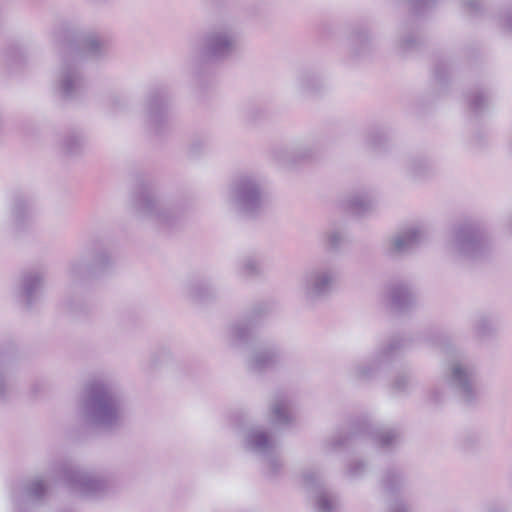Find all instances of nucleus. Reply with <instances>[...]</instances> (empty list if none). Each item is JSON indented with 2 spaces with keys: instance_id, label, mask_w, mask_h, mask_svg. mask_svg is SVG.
Here are the masks:
<instances>
[{
  "instance_id": "473e14b6",
  "label": "nucleus",
  "mask_w": 512,
  "mask_h": 512,
  "mask_svg": "<svg viewBox=\"0 0 512 512\" xmlns=\"http://www.w3.org/2000/svg\"><path fill=\"white\" fill-rule=\"evenodd\" d=\"M366 470L367 466L363 461L354 460L347 465L345 474L351 479H357L362 477L366 473Z\"/></svg>"
},
{
  "instance_id": "5701e85b",
  "label": "nucleus",
  "mask_w": 512,
  "mask_h": 512,
  "mask_svg": "<svg viewBox=\"0 0 512 512\" xmlns=\"http://www.w3.org/2000/svg\"><path fill=\"white\" fill-rule=\"evenodd\" d=\"M272 421L278 425H286L292 422L291 402L285 395H278L271 404Z\"/></svg>"
},
{
  "instance_id": "4be33fe9",
  "label": "nucleus",
  "mask_w": 512,
  "mask_h": 512,
  "mask_svg": "<svg viewBox=\"0 0 512 512\" xmlns=\"http://www.w3.org/2000/svg\"><path fill=\"white\" fill-rule=\"evenodd\" d=\"M255 338V324L251 321L234 323L228 330V339L231 345L248 344Z\"/></svg>"
},
{
  "instance_id": "4c0bfd02",
  "label": "nucleus",
  "mask_w": 512,
  "mask_h": 512,
  "mask_svg": "<svg viewBox=\"0 0 512 512\" xmlns=\"http://www.w3.org/2000/svg\"><path fill=\"white\" fill-rule=\"evenodd\" d=\"M488 104V97L482 92L476 93L470 100L471 108L475 111H481Z\"/></svg>"
},
{
  "instance_id": "ddd939ff",
  "label": "nucleus",
  "mask_w": 512,
  "mask_h": 512,
  "mask_svg": "<svg viewBox=\"0 0 512 512\" xmlns=\"http://www.w3.org/2000/svg\"><path fill=\"white\" fill-rule=\"evenodd\" d=\"M425 238V231L420 226L407 227L393 235L386 243V254L391 257L401 256L413 251Z\"/></svg>"
},
{
  "instance_id": "f8f14e48",
  "label": "nucleus",
  "mask_w": 512,
  "mask_h": 512,
  "mask_svg": "<svg viewBox=\"0 0 512 512\" xmlns=\"http://www.w3.org/2000/svg\"><path fill=\"white\" fill-rule=\"evenodd\" d=\"M445 381L465 402H472L478 396L475 369L463 362L454 361L445 372Z\"/></svg>"
},
{
  "instance_id": "09e8293b",
  "label": "nucleus",
  "mask_w": 512,
  "mask_h": 512,
  "mask_svg": "<svg viewBox=\"0 0 512 512\" xmlns=\"http://www.w3.org/2000/svg\"><path fill=\"white\" fill-rule=\"evenodd\" d=\"M431 397H432L433 401H435V402H439L440 401V399H439V397L437 395V391L436 390H433L431 392Z\"/></svg>"
},
{
  "instance_id": "de8ad7c7",
  "label": "nucleus",
  "mask_w": 512,
  "mask_h": 512,
  "mask_svg": "<svg viewBox=\"0 0 512 512\" xmlns=\"http://www.w3.org/2000/svg\"><path fill=\"white\" fill-rule=\"evenodd\" d=\"M118 103V100L115 96H110L108 98V104L111 106V107H115Z\"/></svg>"
},
{
  "instance_id": "c85d7f7f",
  "label": "nucleus",
  "mask_w": 512,
  "mask_h": 512,
  "mask_svg": "<svg viewBox=\"0 0 512 512\" xmlns=\"http://www.w3.org/2000/svg\"><path fill=\"white\" fill-rule=\"evenodd\" d=\"M345 233L339 228H332L323 235V242L331 249H338L345 241Z\"/></svg>"
},
{
  "instance_id": "6e6552de",
  "label": "nucleus",
  "mask_w": 512,
  "mask_h": 512,
  "mask_svg": "<svg viewBox=\"0 0 512 512\" xmlns=\"http://www.w3.org/2000/svg\"><path fill=\"white\" fill-rule=\"evenodd\" d=\"M58 477L70 489L85 497H101L107 494L110 483L99 475L80 469L71 462H65L58 468Z\"/></svg>"
},
{
  "instance_id": "dca6fc26",
  "label": "nucleus",
  "mask_w": 512,
  "mask_h": 512,
  "mask_svg": "<svg viewBox=\"0 0 512 512\" xmlns=\"http://www.w3.org/2000/svg\"><path fill=\"white\" fill-rule=\"evenodd\" d=\"M281 358L279 349L274 344H261L255 347L247 360L250 371L260 373L274 368Z\"/></svg>"
},
{
  "instance_id": "7c9ffc66",
  "label": "nucleus",
  "mask_w": 512,
  "mask_h": 512,
  "mask_svg": "<svg viewBox=\"0 0 512 512\" xmlns=\"http://www.w3.org/2000/svg\"><path fill=\"white\" fill-rule=\"evenodd\" d=\"M46 492V485L43 480L35 479L31 481L25 489V494L31 499H41Z\"/></svg>"
},
{
  "instance_id": "412c9836",
  "label": "nucleus",
  "mask_w": 512,
  "mask_h": 512,
  "mask_svg": "<svg viewBox=\"0 0 512 512\" xmlns=\"http://www.w3.org/2000/svg\"><path fill=\"white\" fill-rule=\"evenodd\" d=\"M408 482L405 472L399 467H391L387 469L381 479L380 487L387 494L399 492Z\"/></svg>"
},
{
  "instance_id": "6ab92c4d",
  "label": "nucleus",
  "mask_w": 512,
  "mask_h": 512,
  "mask_svg": "<svg viewBox=\"0 0 512 512\" xmlns=\"http://www.w3.org/2000/svg\"><path fill=\"white\" fill-rule=\"evenodd\" d=\"M44 275L42 272L33 271L23 275L21 293L28 307L36 303L43 291Z\"/></svg>"
},
{
  "instance_id": "20e7f679",
  "label": "nucleus",
  "mask_w": 512,
  "mask_h": 512,
  "mask_svg": "<svg viewBox=\"0 0 512 512\" xmlns=\"http://www.w3.org/2000/svg\"><path fill=\"white\" fill-rule=\"evenodd\" d=\"M241 27L235 19L226 18L214 23L202 36L200 53L211 61H224L240 47Z\"/></svg>"
},
{
  "instance_id": "aec40b11",
  "label": "nucleus",
  "mask_w": 512,
  "mask_h": 512,
  "mask_svg": "<svg viewBox=\"0 0 512 512\" xmlns=\"http://www.w3.org/2000/svg\"><path fill=\"white\" fill-rule=\"evenodd\" d=\"M9 225L16 232L26 229L32 222V211L26 200L16 198L10 208Z\"/></svg>"
},
{
  "instance_id": "ea45409f",
  "label": "nucleus",
  "mask_w": 512,
  "mask_h": 512,
  "mask_svg": "<svg viewBox=\"0 0 512 512\" xmlns=\"http://www.w3.org/2000/svg\"><path fill=\"white\" fill-rule=\"evenodd\" d=\"M410 378L407 375H399L393 382V388L396 391H405L409 386Z\"/></svg>"
},
{
  "instance_id": "72a5a7b5",
  "label": "nucleus",
  "mask_w": 512,
  "mask_h": 512,
  "mask_svg": "<svg viewBox=\"0 0 512 512\" xmlns=\"http://www.w3.org/2000/svg\"><path fill=\"white\" fill-rule=\"evenodd\" d=\"M429 165L426 160L413 159L408 163V172L413 177H420L427 169Z\"/></svg>"
},
{
  "instance_id": "e433bc0d",
  "label": "nucleus",
  "mask_w": 512,
  "mask_h": 512,
  "mask_svg": "<svg viewBox=\"0 0 512 512\" xmlns=\"http://www.w3.org/2000/svg\"><path fill=\"white\" fill-rule=\"evenodd\" d=\"M84 271L85 265L80 260L72 261L67 268V273L71 279L81 277Z\"/></svg>"
},
{
  "instance_id": "1a4fd4ad",
  "label": "nucleus",
  "mask_w": 512,
  "mask_h": 512,
  "mask_svg": "<svg viewBox=\"0 0 512 512\" xmlns=\"http://www.w3.org/2000/svg\"><path fill=\"white\" fill-rule=\"evenodd\" d=\"M369 435L375 443L382 449H392L398 445L400 441V433L396 429L391 428H374L368 422H364L358 426L351 428L349 431H340L334 434L328 441L329 450H338L346 447L353 438Z\"/></svg>"
},
{
  "instance_id": "f3484780",
  "label": "nucleus",
  "mask_w": 512,
  "mask_h": 512,
  "mask_svg": "<svg viewBox=\"0 0 512 512\" xmlns=\"http://www.w3.org/2000/svg\"><path fill=\"white\" fill-rule=\"evenodd\" d=\"M170 98L166 94L157 93L149 99L148 121L154 133H160L161 127L168 120Z\"/></svg>"
},
{
  "instance_id": "3c124183",
  "label": "nucleus",
  "mask_w": 512,
  "mask_h": 512,
  "mask_svg": "<svg viewBox=\"0 0 512 512\" xmlns=\"http://www.w3.org/2000/svg\"><path fill=\"white\" fill-rule=\"evenodd\" d=\"M509 227H510V229L512 230V218H511V219H510V221H509Z\"/></svg>"
},
{
  "instance_id": "a19ab883",
  "label": "nucleus",
  "mask_w": 512,
  "mask_h": 512,
  "mask_svg": "<svg viewBox=\"0 0 512 512\" xmlns=\"http://www.w3.org/2000/svg\"><path fill=\"white\" fill-rule=\"evenodd\" d=\"M501 27L508 33H512V10L507 11L500 19Z\"/></svg>"
},
{
  "instance_id": "8fccbe9b",
  "label": "nucleus",
  "mask_w": 512,
  "mask_h": 512,
  "mask_svg": "<svg viewBox=\"0 0 512 512\" xmlns=\"http://www.w3.org/2000/svg\"><path fill=\"white\" fill-rule=\"evenodd\" d=\"M369 142H370V144H371L372 146H376V145H377V143H376V141H375V139H374V137H373V136H371V137L369 138Z\"/></svg>"
},
{
  "instance_id": "cd10ccee",
  "label": "nucleus",
  "mask_w": 512,
  "mask_h": 512,
  "mask_svg": "<svg viewBox=\"0 0 512 512\" xmlns=\"http://www.w3.org/2000/svg\"><path fill=\"white\" fill-rule=\"evenodd\" d=\"M474 331L479 338L487 337L495 331L494 320L491 316L481 315L474 323Z\"/></svg>"
},
{
  "instance_id": "423d86ee",
  "label": "nucleus",
  "mask_w": 512,
  "mask_h": 512,
  "mask_svg": "<svg viewBox=\"0 0 512 512\" xmlns=\"http://www.w3.org/2000/svg\"><path fill=\"white\" fill-rule=\"evenodd\" d=\"M489 247V240L479 226L466 223L454 227L446 248L456 258L475 259L481 257Z\"/></svg>"
},
{
  "instance_id": "c9c22d12",
  "label": "nucleus",
  "mask_w": 512,
  "mask_h": 512,
  "mask_svg": "<svg viewBox=\"0 0 512 512\" xmlns=\"http://www.w3.org/2000/svg\"><path fill=\"white\" fill-rule=\"evenodd\" d=\"M12 378L10 375L7 374H1L0 375V398L6 399L10 392L12 391Z\"/></svg>"
},
{
  "instance_id": "9d476101",
  "label": "nucleus",
  "mask_w": 512,
  "mask_h": 512,
  "mask_svg": "<svg viewBox=\"0 0 512 512\" xmlns=\"http://www.w3.org/2000/svg\"><path fill=\"white\" fill-rule=\"evenodd\" d=\"M134 210L160 228L170 227L176 218L172 207L152 187L139 192L134 200Z\"/></svg>"
},
{
  "instance_id": "a211bd4d",
  "label": "nucleus",
  "mask_w": 512,
  "mask_h": 512,
  "mask_svg": "<svg viewBox=\"0 0 512 512\" xmlns=\"http://www.w3.org/2000/svg\"><path fill=\"white\" fill-rule=\"evenodd\" d=\"M376 198L367 190H360L350 193L342 201L343 208L355 215H364L375 207Z\"/></svg>"
},
{
  "instance_id": "4468645a",
  "label": "nucleus",
  "mask_w": 512,
  "mask_h": 512,
  "mask_svg": "<svg viewBox=\"0 0 512 512\" xmlns=\"http://www.w3.org/2000/svg\"><path fill=\"white\" fill-rule=\"evenodd\" d=\"M303 485L307 489H316L315 509L317 512H336L340 506L337 495L323 487L322 477L318 471L307 470L302 475Z\"/></svg>"
},
{
  "instance_id": "a18cd8bd",
  "label": "nucleus",
  "mask_w": 512,
  "mask_h": 512,
  "mask_svg": "<svg viewBox=\"0 0 512 512\" xmlns=\"http://www.w3.org/2000/svg\"><path fill=\"white\" fill-rule=\"evenodd\" d=\"M388 512H408V509L404 503L395 502L389 505Z\"/></svg>"
},
{
  "instance_id": "bb28decb",
  "label": "nucleus",
  "mask_w": 512,
  "mask_h": 512,
  "mask_svg": "<svg viewBox=\"0 0 512 512\" xmlns=\"http://www.w3.org/2000/svg\"><path fill=\"white\" fill-rule=\"evenodd\" d=\"M260 271V262L254 256H245L238 263V273L243 277L258 275Z\"/></svg>"
},
{
  "instance_id": "9b49d317",
  "label": "nucleus",
  "mask_w": 512,
  "mask_h": 512,
  "mask_svg": "<svg viewBox=\"0 0 512 512\" xmlns=\"http://www.w3.org/2000/svg\"><path fill=\"white\" fill-rule=\"evenodd\" d=\"M404 347V340L399 337L390 339L375 353L369 362L357 363L350 368V376L358 381H368L377 377L379 372L389 364Z\"/></svg>"
},
{
  "instance_id": "f03ea898",
  "label": "nucleus",
  "mask_w": 512,
  "mask_h": 512,
  "mask_svg": "<svg viewBox=\"0 0 512 512\" xmlns=\"http://www.w3.org/2000/svg\"><path fill=\"white\" fill-rule=\"evenodd\" d=\"M80 410L85 421L96 427L112 430L120 425V402L102 381L94 380L86 384Z\"/></svg>"
},
{
  "instance_id": "0eeeda50",
  "label": "nucleus",
  "mask_w": 512,
  "mask_h": 512,
  "mask_svg": "<svg viewBox=\"0 0 512 512\" xmlns=\"http://www.w3.org/2000/svg\"><path fill=\"white\" fill-rule=\"evenodd\" d=\"M337 276L335 266L330 263L311 266L303 272L300 278L299 292L307 303L314 304L331 293Z\"/></svg>"
},
{
  "instance_id": "49530a36",
  "label": "nucleus",
  "mask_w": 512,
  "mask_h": 512,
  "mask_svg": "<svg viewBox=\"0 0 512 512\" xmlns=\"http://www.w3.org/2000/svg\"><path fill=\"white\" fill-rule=\"evenodd\" d=\"M485 512H507L506 509L500 505H491Z\"/></svg>"
},
{
  "instance_id": "2f4dec72",
  "label": "nucleus",
  "mask_w": 512,
  "mask_h": 512,
  "mask_svg": "<svg viewBox=\"0 0 512 512\" xmlns=\"http://www.w3.org/2000/svg\"><path fill=\"white\" fill-rule=\"evenodd\" d=\"M116 259L108 253H100L95 257L94 267L100 272H106L114 267Z\"/></svg>"
},
{
  "instance_id": "393cba45",
  "label": "nucleus",
  "mask_w": 512,
  "mask_h": 512,
  "mask_svg": "<svg viewBox=\"0 0 512 512\" xmlns=\"http://www.w3.org/2000/svg\"><path fill=\"white\" fill-rule=\"evenodd\" d=\"M294 86L301 93H311L321 87V82L316 74L304 71L296 75Z\"/></svg>"
},
{
  "instance_id": "f704fd0d",
  "label": "nucleus",
  "mask_w": 512,
  "mask_h": 512,
  "mask_svg": "<svg viewBox=\"0 0 512 512\" xmlns=\"http://www.w3.org/2000/svg\"><path fill=\"white\" fill-rule=\"evenodd\" d=\"M189 295L195 300H202L206 296L212 295V290L206 284H195L189 288Z\"/></svg>"
},
{
  "instance_id": "7ed1b4c3",
  "label": "nucleus",
  "mask_w": 512,
  "mask_h": 512,
  "mask_svg": "<svg viewBox=\"0 0 512 512\" xmlns=\"http://www.w3.org/2000/svg\"><path fill=\"white\" fill-rule=\"evenodd\" d=\"M227 201L243 215H259L268 204L263 178L252 172L235 176L229 184Z\"/></svg>"
},
{
  "instance_id": "79ce46f5",
  "label": "nucleus",
  "mask_w": 512,
  "mask_h": 512,
  "mask_svg": "<svg viewBox=\"0 0 512 512\" xmlns=\"http://www.w3.org/2000/svg\"><path fill=\"white\" fill-rule=\"evenodd\" d=\"M410 2L417 12H421L423 9L431 7L435 0H410Z\"/></svg>"
},
{
  "instance_id": "2eb2a0df",
  "label": "nucleus",
  "mask_w": 512,
  "mask_h": 512,
  "mask_svg": "<svg viewBox=\"0 0 512 512\" xmlns=\"http://www.w3.org/2000/svg\"><path fill=\"white\" fill-rule=\"evenodd\" d=\"M387 306L394 312L409 311L416 304V296L411 286L402 281L389 283L383 292Z\"/></svg>"
},
{
  "instance_id": "37998d69",
  "label": "nucleus",
  "mask_w": 512,
  "mask_h": 512,
  "mask_svg": "<svg viewBox=\"0 0 512 512\" xmlns=\"http://www.w3.org/2000/svg\"><path fill=\"white\" fill-rule=\"evenodd\" d=\"M463 5L469 13H477L481 8V0H463Z\"/></svg>"
},
{
  "instance_id": "39448f33",
  "label": "nucleus",
  "mask_w": 512,
  "mask_h": 512,
  "mask_svg": "<svg viewBox=\"0 0 512 512\" xmlns=\"http://www.w3.org/2000/svg\"><path fill=\"white\" fill-rule=\"evenodd\" d=\"M243 447L258 456L269 477L276 476L282 469L280 445L276 436L260 425H253L244 430Z\"/></svg>"
},
{
  "instance_id": "f257e3e1",
  "label": "nucleus",
  "mask_w": 512,
  "mask_h": 512,
  "mask_svg": "<svg viewBox=\"0 0 512 512\" xmlns=\"http://www.w3.org/2000/svg\"><path fill=\"white\" fill-rule=\"evenodd\" d=\"M105 48L99 38L92 33L79 35L75 45L69 47L56 73V89L64 99H74L81 95L85 80L78 62L83 59H98Z\"/></svg>"
},
{
  "instance_id": "58836bf2",
  "label": "nucleus",
  "mask_w": 512,
  "mask_h": 512,
  "mask_svg": "<svg viewBox=\"0 0 512 512\" xmlns=\"http://www.w3.org/2000/svg\"><path fill=\"white\" fill-rule=\"evenodd\" d=\"M418 43V38L414 34L404 35L399 41V46L403 51L414 48Z\"/></svg>"
},
{
  "instance_id": "c756f323",
  "label": "nucleus",
  "mask_w": 512,
  "mask_h": 512,
  "mask_svg": "<svg viewBox=\"0 0 512 512\" xmlns=\"http://www.w3.org/2000/svg\"><path fill=\"white\" fill-rule=\"evenodd\" d=\"M173 360V355L169 349L161 348L155 351L150 358L152 369H158L168 365Z\"/></svg>"
},
{
  "instance_id": "b1692460",
  "label": "nucleus",
  "mask_w": 512,
  "mask_h": 512,
  "mask_svg": "<svg viewBox=\"0 0 512 512\" xmlns=\"http://www.w3.org/2000/svg\"><path fill=\"white\" fill-rule=\"evenodd\" d=\"M310 154L311 149L302 145L277 148L273 151V157L281 164L307 158Z\"/></svg>"
},
{
  "instance_id": "c03bdc74",
  "label": "nucleus",
  "mask_w": 512,
  "mask_h": 512,
  "mask_svg": "<svg viewBox=\"0 0 512 512\" xmlns=\"http://www.w3.org/2000/svg\"><path fill=\"white\" fill-rule=\"evenodd\" d=\"M367 40H368V36L365 32L358 31L352 35V42L354 44H358V43L362 44V43H365Z\"/></svg>"
},
{
  "instance_id": "a878e982",
  "label": "nucleus",
  "mask_w": 512,
  "mask_h": 512,
  "mask_svg": "<svg viewBox=\"0 0 512 512\" xmlns=\"http://www.w3.org/2000/svg\"><path fill=\"white\" fill-rule=\"evenodd\" d=\"M62 150L70 156L78 155L84 145L83 137L78 133H70L62 140Z\"/></svg>"
}]
</instances>
